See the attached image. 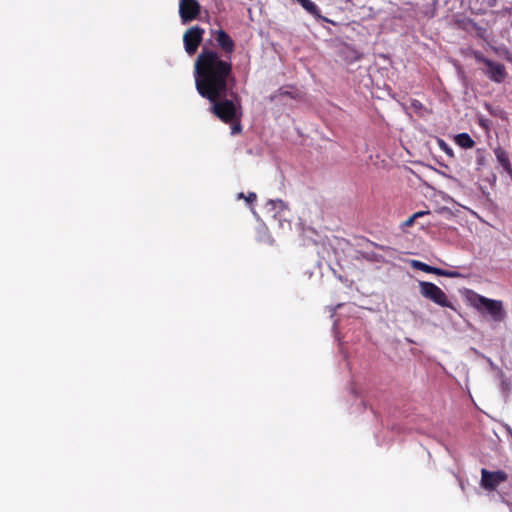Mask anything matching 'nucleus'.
Wrapping results in <instances>:
<instances>
[{"label":"nucleus","mask_w":512,"mask_h":512,"mask_svg":"<svg viewBox=\"0 0 512 512\" xmlns=\"http://www.w3.org/2000/svg\"><path fill=\"white\" fill-rule=\"evenodd\" d=\"M229 82H235L230 58L222 59L215 50L203 48L195 61V84L207 100L227 96Z\"/></svg>","instance_id":"1"},{"label":"nucleus","mask_w":512,"mask_h":512,"mask_svg":"<svg viewBox=\"0 0 512 512\" xmlns=\"http://www.w3.org/2000/svg\"><path fill=\"white\" fill-rule=\"evenodd\" d=\"M231 98L219 97L211 102L210 111L222 122L232 123L237 118L242 117V106L239 95L235 92L230 93Z\"/></svg>","instance_id":"2"},{"label":"nucleus","mask_w":512,"mask_h":512,"mask_svg":"<svg viewBox=\"0 0 512 512\" xmlns=\"http://www.w3.org/2000/svg\"><path fill=\"white\" fill-rule=\"evenodd\" d=\"M470 305L483 313L486 311L494 321H502L505 318V310L500 300L489 299L473 292L469 298Z\"/></svg>","instance_id":"3"},{"label":"nucleus","mask_w":512,"mask_h":512,"mask_svg":"<svg viewBox=\"0 0 512 512\" xmlns=\"http://www.w3.org/2000/svg\"><path fill=\"white\" fill-rule=\"evenodd\" d=\"M421 295L434 302L441 307H447L454 309L452 303L448 300V297L444 291L439 288L436 284L427 281H421L419 283Z\"/></svg>","instance_id":"4"},{"label":"nucleus","mask_w":512,"mask_h":512,"mask_svg":"<svg viewBox=\"0 0 512 512\" xmlns=\"http://www.w3.org/2000/svg\"><path fill=\"white\" fill-rule=\"evenodd\" d=\"M475 59L486 66L485 74L493 82L502 83L506 79L507 71L503 64L494 62L479 52L475 53Z\"/></svg>","instance_id":"5"},{"label":"nucleus","mask_w":512,"mask_h":512,"mask_svg":"<svg viewBox=\"0 0 512 512\" xmlns=\"http://www.w3.org/2000/svg\"><path fill=\"white\" fill-rule=\"evenodd\" d=\"M508 480V474L505 471H489L485 468L481 470V481L480 485L482 488L488 491L495 490L501 483Z\"/></svg>","instance_id":"6"},{"label":"nucleus","mask_w":512,"mask_h":512,"mask_svg":"<svg viewBox=\"0 0 512 512\" xmlns=\"http://www.w3.org/2000/svg\"><path fill=\"white\" fill-rule=\"evenodd\" d=\"M204 33L205 30L200 26H193L186 30V32L183 35V42L185 51L189 55H192L197 51L199 45L203 40Z\"/></svg>","instance_id":"7"},{"label":"nucleus","mask_w":512,"mask_h":512,"mask_svg":"<svg viewBox=\"0 0 512 512\" xmlns=\"http://www.w3.org/2000/svg\"><path fill=\"white\" fill-rule=\"evenodd\" d=\"M201 12V5L197 0H180L179 14L182 23L186 24L197 19Z\"/></svg>","instance_id":"8"},{"label":"nucleus","mask_w":512,"mask_h":512,"mask_svg":"<svg viewBox=\"0 0 512 512\" xmlns=\"http://www.w3.org/2000/svg\"><path fill=\"white\" fill-rule=\"evenodd\" d=\"M212 34L217 43V46L221 51L224 52L225 59H228V57L231 59V55L235 51L236 47L235 42L231 36L223 29L216 30Z\"/></svg>","instance_id":"9"},{"label":"nucleus","mask_w":512,"mask_h":512,"mask_svg":"<svg viewBox=\"0 0 512 512\" xmlns=\"http://www.w3.org/2000/svg\"><path fill=\"white\" fill-rule=\"evenodd\" d=\"M497 162L503 168L504 172L512 178V162L510 153L503 147L497 146L493 149Z\"/></svg>","instance_id":"10"},{"label":"nucleus","mask_w":512,"mask_h":512,"mask_svg":"<svg viewBox=\"0 0 512 512\" xmlns=\"http://www.w3.org/2000/svg\"><path fill=\"white\" fill-rule=\"evenodd\" d=\"M411 265L413 268L423 271V272H426V273H431V274H435L438 276H445V277L455 276V273H453V272L430 266V265H428L424 262L418 261V260H413L411 262Z\"/></svg>","instance_id":"11"},{"label":"nucleus","mask_w":512,"mask_h":512,"mask_svg":"<svg viewBox=\"0 0 512 512\" xmlns=\"http://www.w3.org/2000/svg\"><path fill=\"white\" fill-rule=\"evenodd\" d=\"M296 2L315 18H321L319 7L311 0H296Z\"/></svg>","instance_id":"12"},{"label":"nucleus","mask_w":512,"mask_h":512,"mask_svg":"<svg viewBox=\"0 0 512 512\" xmlns=\"http://www.w3.org/2000/svg\"><path fill=\"white\" fill-rule=\"evenodd\" d=\"M455 142L462 148L470 149L475 145L474 140L468 133H460L455 136Z\"/></svg>","instance_id":"13"},{"label":"nucleus","mask_w":512,"mask_h":512,"mask_svg":"<svg viewBox=\"0 0 512 512\" xmlns=\"http://www.w3.org/2000/svg\"><path fill=\"white\" fill-rule=\"evenodd\" d=\"M476 165L477 170H480L482 167L487 165V156L484 149L478 148L476 150Z\"/></svg>","instance_id":"14"},{"label":"nucleus","mask_w":512,"mask_h":512,"mask_svg":"<svg viewBox=\"0 0 512 512\" xmlns=\"http://www.w3.org/2000/svg\"><path fill=\"white\" fill-rule=\"evenodd\" d=\"M277 96H282V97H290V98H296L297 95L294 94L292 91L286 89L285 87H281L277 93L272 97V99L276 98Z\"/></svg>","instance_id":"15"},{"label":"nucleus","mask_w":512,"mask_h":512,"mask_svg":"<svg viewBox=\"0 0 512 512\" xmlns=\"http://www.w3.org/2000/svg\"><path fill=\"white\" fill-rule=\"evenodd\" d=\"M440 149L445 152L449 157H454L453 149L442 139L438 140Z\"/></svg>","instance_id":"16"},{"label":"nucleus","mask_w":512,"mask_h":512,"mask_svg":"<svg viewBox=\"0 0 512 512\" xmlns=\"http://www.w3.org/2000/svg\"><path fill=\"white\" fill-rule=\"evenodd\" d=\"M230 124H231V134L232 135L241 133V131H242L241 118H237L236 120H234V122H232Z\"/></svg>","instance_id":"17"},{"label":"nucleus","mask_w":512,"mask_h":512,"mask_svg":"<svg viewBox=\"0 0 512 512\" xmlns=\"http://www.w3.org/2000/svg\"><path fill=\"white\" fill-rule=\"evenodd\" d=\"M239 198H245L248 203H253L256 201L257 195L254 192H249L247 196H244V193H240Z\"/></svg>","instance_id":"18"},{"label":"nucleus","mask_w":512,"mask_h":512,"mask_svg":"<svg viewBox=\"0 0 512 512\" xmlns=\"http://www.w3.org/2000/svg\"><path fill=\"white\" fill-rule=\"evenodd\" d=\"M416 220V218H413V215L410 216L405 222H404V226L406 227H409V226H412L414 221Z\"/></svg>","instance_id":"19"},{"label":"nucleus","mask_w":512,"mask_h":512,"mask_svg":"<svg viewBox=\"0 0 512 512\" xmlns=\"http://www.w3.org/2000/svg\"><path fill=\"white\" fill-rule=\"evenodd\" d=\"M428 213H429L428 211H426V212L425 211H419V212H416V213L413 214V218L417 219V218H419V217H421V216H423L425 214H428Z\"/></svg>","instance_id":"20"},{"label":"nucleus","mask_w":512,"mask_h":512,"mask_svg":"<svg viewBox=\"0 0 512 512\" xmlns=\"http://www.w3.org/2000/svg\"><path fill=\"white\" fill-rule=\"evenodd\" d=\"M360 56L357 54V52L355 51H351V57H350V60L353 61V60H357L359 59Z\"/></svg>","instance_id":"21"},{"label":"nucleus","mask_w":512,"mask_h":512,"mask_svg":"<svg viewBox=\"0 0 512 512\" xmlns=\"http://www.w3.org/2000/svg\"><path fill=\"white\" fill-rule=\"evenodd\" d=\"M479 124L483 127V128H488V124H487V120H483V119H480L479 120Z\"/></svg>","instance_id":"22"},{"label":"nucleus","mask_w":512,"mask_h":512,"mask_svg":"<svg viewBox=\"0 0 512 512\" xmlns=\"http://www.w3.org/2000/svg\"><path fill=\"white\" fill-rule=\"evenodd\" d=\"M279 204V205H283V202L281 200H277V201H270V204Z\"/></svg>","instance_id":"23"},{"label":"nucleus","mask_w":512,"mask_h":512,"mask_svg":"<svg viewBox=\"0 0 512 512\" xmlns=\"http://www.w3.org/2000/svg\"><path fill=\"white\" fill-rule=\"evenodd\" d=\"M486 108L488 111H490V112L492 111V107L489 104H486Z\"/></svg>","instance_id":"24"},{"label":"nucleus","mask_w":512,"mask_h":512,"mask_svg":"<svg viewBox=\"0 0 512 512\" xmlns=\"http://www.w3.org/2000/svg\"><path fill=\"white\" fill-rule=\"evenodd\" d=\"M350 57H351V52L348 53V56H346V59H350Z\"/></svg>","instance_id":"25"},{"label":"nucleus","mask_w":512,"mask_h":512,"mask_svg":"<svg viewBox=\"0 0 512 512\" xmlns=\"http://www.w3.org/2000/svg\"><path fill=\"white\" fill-rule=\"evenodd\" d=\"M350 57H351V52L348 53V56H346V59H350Z\"/></svg>","instance_id":"26"}]
</instances>
